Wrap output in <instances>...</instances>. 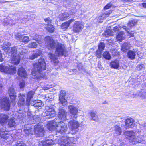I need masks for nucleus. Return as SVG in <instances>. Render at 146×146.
Here are the masks:
<instances>
[{"instance_id": "obj_15", "label": "nucleus", "mask_w": 146, "mask_h": 146, "mask_svg": "<svg viewBox=\"0 0 146 146\" xmlns=\"http://www.w3.org/2000/svg\"><path fill=\"white\" fill-rule=\"evenodd\" d=\"M15 38L17 40L20 42H22L25 43H27L29 41V39L28 36H23L19 33H17L15 34Z\"/></svg>"}, {"instance_id": "obj_64", "label": "nucleus", "mask_w": 146, "mask_h": 146, "mask_svg": "<svg viewBox=\"0 0 146 146\" xmlns=\"http://www.w3.org/2000/svg\"><path fill=\"white\" fill-rule=\"evenodd\" d=\"M143 126H146V123H145L141 124Z\"/></svg>"}, {"instance_id": "obj_30", "label": "nucleus", "mask_w": 146, "mask_h": 146, "mask_svg": "<svg viewBox=\"0 0 146 146\" xmlns=\"http://www.w3.org/2000/svg\"><path fill=\"white\" fill-rule=\"evenodd\" d=\"M0 134L1 137L4 139H7L9 136V135L8 134L7 131H5L4 130H3L2 129L1 130Z\"/></svg>"}, {"instance_id": "obj_24", "label": "nucleus", "mask_w": 146, "mask_h": 146, "mask_svg": "<svg viewBox=\"0 0 146 146\" xmlns=\"http://www.w3.org/2000/svg\"><path fill=\"white\" fill-rule=\"evenodd\" d=\"M31 104L36 108H38L40 107H41L43 105L42 102L40 100H35L33 102H31Z\"/></svg>"}, {"instance_id": "obj_18", "label": "nucleus", "mask_w": 146, "mask_h": 146, "mask_svg": "<svg viewBox=\"0 0 146 146\" xmlns=\"http://www.w3.org/2000/svg\"><path fill=\"white\" fill-rule=\"evenodd\" d=\"M134 122V120L131 118L126 119L125 120V128L126 129L131 128L132 127Z\"/></svg>"}, {"instance_id": "obj_25", "label": "nucleus", "mask_w": 146, "mask_h": 146, "mask_svg": "<svg viewBox=\"0 0 146 146\" xmlns=\"http://www.w3.org/2000/svg\"><path fill=\"white\" fill-rule=\"evenodd\" d=\"M24 130L25 133V136H29L33 134V133L32 129L30 127H25Z\"/></svg>"}, {"instance_id": "obj_62", "label": "nucleus", "mask_w": 146, "mask_h": 146, "mask_svg": "<svg viewBox=\"0 0 146 146\" xmlns=\"http://www.w3.org/2000/svg\"><path fill=\"white\" fill-rule=\"evenodd\" d=\"M142 5L144 8H146V3H142Z\"/></svg>"}, {"instance_id": "obj_51", "label": "nucleus", "mask_w": 146, "mask_h": 146, "mask_svg": "<svg viewBox=\"0 0 146 146\" xmlns=\"http://www.w3.org/2000/svg\"><path fill=\"white\" fill-rule=\"evenodd\" d=\"M21 110H19L18 111V113H19V115H18L19 117H21L22 118H23L24 117L25 115L24 113H25L24 112H23V111L22 112V113H21Z\"/></svg>"}, {"instance_id": "obj_55", "label": "nucleus", "mask_w": 146, "mask_h": 146, "mask_svg": "<svg viewBox=\"0 0 146 146\" xmlns=\"http://www.w3.org/2000/svg\"><path fill=\"white\" fill-rule=\"evenodd\" d=\"M45 22L48 23V25H50L51 23V21L50 18H48L45 19Z\"/></svg>"}, {"instance_id": "obj_33", "label": "nucleus", "mask_w": 146, "mask_h": 146, "mask_svg": "<svg viewBox=\"0 0 146 146\" xmlns=\"http://www.w3.org/2000/svg\"><path fill=\"white\" fill-rule=\"evenodd\" d=\"M104 36L108 37L111 36L113 35L112 31L110 30L107 29L104 33L102 34Z\"/></svg>"}, {"instance_id": "obj_32", "label": "nucleus", "mask_w": 146, "mask_h": 146, "mask_svg": "<svg viewBox=\"0 0 146 146\" xmlns=\"http://www.w3.org/2000/svg\"><path fill=\"white\" fill-rule=\"evenodd\" d=\"M69 16V14L65 12L60 14L59 18L60 20L63 21L66 20Z\"/></svg>"}, {"instance_id": "obj_38", "label": "nucleus", "mask_w": 146, "mask_h": 146, "mask_svg": "<svg viewBox=\"0 0 146 146\" xmlns=\"http://www.w3.org/2000/svg\"><path fill=\"white\" fill-rule=\"evenodd\" d=\"M112 12V10H110L108 11H106L104 13L102 14L100 17L101 19H104L105 17L108 16Z\"/></svg>"}, {"instance_id": "obj_14", "label": "nucleus", "mask_w": 146, "mask_h": 146, "mask_svg": "<svg viewBox=\"0 0 146 146\" xmlns=\"http://www.w3.org/2000/svg\"><path fill=\"white\" fill-rule=\"evenodd\" d=\"M68 126L72 131H77L76 129L79 127V124L76 121L72 120L69 122Z\"/></svg>"}, {"instance_id": "obj_26", "label": "nucleus", "mask_w": 146, "mask_h": 146, "mask_svg": "<svg viewBox=\"0 0 146 146\" xmlns=\"http://www.w3.org/2000/svg\"><path fill=\"white\" fill-rule=\"evenodd\" d=\"M49 57L51 60V62L54 63V65H56L58 62V59L54 54L51 53H49L48 54Z\"/></svg>"}, {"instance_id": "obj_59", "label": "nucleus", "mask_w": 146, "mask_h": 146, "mask_svg": "<svg viewBox=\"0 0 146 146\" xmlns=\"http://www.w3.org/2000/svg\"><path fill=\"white\" fill-rule=\"evenodd\" d=\"M4 22L5 23H8L9 22L8 19L7 18H5L4 19V21L3 22V24L4 25Z\"/></svg>"}, {"instance_id": "obj_61", "label": "nucleus", "mask_w": 146, "mask_h": 146, "mask_svg": "<svg viewBox=\"0 0 146 146\" xmlns=\"http://www.w3.org/2000/svg\"><path fill=\"white\" fill-rule=\"evenodd\" d=\"M78 67L79 70H81L82 69V66L80 65V64H79L78 65Z\"/></svg>"}, {"instance_id": "obj_28", "label": "nucleus", "mask_w": 146, "mask_h": 146, "mask_svg": "<svg viewBox=\"0 0 146 146\" xmlns=\"http://www.w3.org/2000/svg\"><path fill=\"white\" fill-rule=\"evenodd\" d=\"M135 55L136 54L135 52L129 50L127 52V56L131 60H133L135 59Z\"/></svg>"}, {"instance_id": "obj_35", "label": "nucleus", "mask_w": 146, "mask_h": 146, "mask_svg": "<svg viewBox=\"0 0 146 146\" xmlns=\"http://www.w3.org/2000/svg\"><path fill=\"white\" fill-rule=\"evenodd\" d=\"M89 114L91 117V119L95 121H97L98 120V118L95 113L94 112H91L89 113Z\"/></svg>"}, {"instance_id": "obj_47", "label": "nucleus", "mask_w": 146, "mask_h": 146, "mask_svg": "<svg viewBox=\"0 0 146 146\" xmlns=\"http://www.w3.org/2000/svg\"><path fill=\"white\" fill-rule=\"evenodd\" d=\"M69 26V24L66 22L62 24L61 27L63 29H67Z\"/></svg>"}, {"instance_id": "obj_2", "label": "nucleus", "mask_w": 146, "mask_h": 146, "mask_svg": "<svg viewBox=\"0 0 146 146\" xmlns=\"http://www.w3.org/2000/svg\"><path fill=\"white\" fill-rule=\"evenodd\" d=\"M54 141L49 139L45 141L46 146H50L56 143H58L60 146H74L76 141L75 139L72 137H62L57 140Z\"/></svg>"}, {"instance_id": "obj_39", "label": "nucleus", "mask_w": 146, "mask_h": 146, "mask_svg": "<svg viewBox=\"0 0 146 146\" xmlns=\"http://www.w3.org/2000/svg\"><path fill=\"white\" fill-rule=\"evenodd\" d=\"M16 125V123L14 119H10L8 123V125L10 127H14Z\"/></svg>"}, {"instance_id": "obj_8", "label": "nucleus", "mask_w": 146, "mask_h": 146, "mask_svg": "<svg viewBox=\"0 0 146 146\" xmlns=\"http://www.w3.org/2000/svg\"><path fill=\"white\" fill-rule=\"evenodd\" d=\"M46 111L45 112V115L48 116V118H50L54 117L56 115V112L52 106H47L45 108Z\"/></svg>"}, {"instance_id": "obj_22", "label": "nucleus", "mask_w": 146, "mask_h": 146, "mask_svg": "<svg viewBox=\"0 0 146 146\" xmlns=\"http://www.w3.org/2000/svg\"><path fill=\"white\" fill-rule=\"evenodd\" d=\"M8 93L11 99L13 100H14L16 97V95L13 87H11L9 88L8 90Z\"/></svg>"}, {"instance_id": "obj_37", "label": "nucleus", "mask_w": 146, "mask_h": 146, "mask_svg": "<svg viewBox=\"0 0 146 146\" xmlns=\"http://www.w3.org/2000/svg\"><path fill=\"white\" fill-rule=\"evenodd\" d=\"M41 53L40 51H39L36 53H33L29 56V58L31 60H33L40 56Z\"/></svg>"}, {"instance_id": "obj_57", "label": "nucleus", "mask_w": 146, "mask_h": 146, "mask_svg": "<svg viewBox=\"0 0 146 146\" xmlns=\"http://www.w3.org/2000/svg\"><path fill=\"white\" fill-rule=\"evenodd\" d=\"M70 72H72L71 74H74L76 72V70L75 69L70 70Z\"/></svg>"}, {"instance_id": "obj_3", "label": "nucleus", "mask_w": 146, "mask_h": 146, "mask_svg": "<svg viewBox=\"0 0 146 146\" xmlns=\"http://www.w3.org/2000/svg\"><path fill=\"white\" fill-rule=\"evenodd\" d=\"M47 127L49 130H55L57 133L62 134H66L68 129L67 124L63 121H51L48 124Z\"/></svg>"}, {"instance_id": "obj_21", "label": "nucleus", "mask_w": 146, "mask_h": 146, "mask_svg": "<svg viewBox=\"0 0 146 146\" xmlns=\"http://www.w3.org/2000/svg\"><path fill=\"white\" fill-rule=\"evenodd\" d=\"M30 36L32 37L33 40H35L37 41L39 44H42L43 42H42V40L41 39V36L36 34L34 36L30 35Z\"/></svg>"}, {"instance_id": "obj_5", "label": "nucleus", "mask_w": 146, "mask_h": 146, "mask_svg": "<svg viewBox=\"0 0 146 146\" xmlns=\"http://www.w3.org/2000/svg\"><path fill=\"white\" fill-rule=\"evenodd\" d=\"M46 64L44 60L40 58L38 62L34 64V67L32 70V73L33 76H35L39 74L40 72L46 69Z\"/></svg>"}, {"instance_id": "obj_41", "label": "nucleus", "mask_w": 146, "mask_h": 146, "mask_svg": "<svg viewBox=\"0 0 146 146\" xmlns=\"http://www.w3.org/2000/svg\"><path fill=\"white\" fill-rule=\"evenodd\" d=\"M139 96L142 97L143 98H146V90H142L140 92L138 93Z\"/></svg>"}, {"instance_id": "obj_58", "label": "nucleus", "mask_w": 146, "mask_h": 146, "mask_svg": "<svg viewBox=\"0 0 146 146\" xmlns=\"http://www.w3.org/2000/svg\"><path fill=\"white\" fill-rule=\"evenodd\" d=\"M74 20L73 19H71L70 20L68 21H67L66 22L68 23L69 24V25L72 22H74Z\"/></svg>"}, {"instance_id": "obj_43", "label": "nucleus", "mask_w": 146, "mask_h": 146, "mask_svg": "<svg viewBox=\"0 0 146 146\" xmlns=\"http://www.w3.org/2000/svg\"><path fill=\"white\" fill-rule=\"evenodd\" d=\"M103 56L104 58L108 60H110L111 58V56L110 54L107 51L104 52Z\"/></svg>"}, {"instance_id": "obj_17", "label": "nucleus", "mask_w": 146, "mask_h": 146, "mask_svg": "<svg viewBox=\"0 0 146 146\" xmlns=\"http://www.w3.org/2000/svg\"><path fill=\"white\" fill-rule=\"evenodd\" d=\"M67 112L64 109H61L59 110L58 113V117L59 119L62 120L67 119Z\"/></svg>"}, {"instance_id": "obj_54", "label": "nucleus", "mask_w": 146, "mask_h": 146, "mask_svg": "<svg viewBox=\"0 0 146 146\" xmlns=\"http://www.w3.org/2000/svg\"><path fill=\"white\" fill-rule=\"evenodd\" d=\"M144 65L143 64H141L138 65L137 67V68L138 70H140L143 68Z\"/></svg>"}, {"instance_id": "obj_40", "label": "nucleus", "mask_w": 146, "mask_h": 146, "mask_svg": "<svg viewBox=\"0 0 146 146\" xmlns=\"http://www.w3.org/2000/svg\"><path fill=\"white\" fill-rule=\"evenodd\" d=\"M137 22V21L134 19L130 21L128 24L127 26L128 27L131 28L136 24Z\"/></svg>"}, {"instance_id": "obj_23", "label": "nucleus", "mask_w": 146, "mask_h": 146, "mask_svg": "<svg viewBox=\"0 0 146 146\" xmlns=\"http://www.w3.org/2000/svg\"><path fill=\"white\" fill-rule=\"evenodd\" d=\"M9 118L8 116L4 114H2L0 116V123L1 124L6 123Z\"/></svg>"}, {"instance_id": "obj_19", "label": "nucleus", "mask_w": 146, "mask_h": 146, "mask_svg": "<svg viewBox=\"0 0 146 146\" xmlns=\"http://www.w3.org/2000/svg\"><path fill=\"white\" fill-rule=\"evenodd\" d=\"M17 74L19 76L24 78H26L27 76L26 71L23 67H21L18 69Z\"/></svg>"}, {"instance_id": "obj_29", "label": "nucleus", "mask_w": 146, "mask_h": 146, "mask_svg": "<svg viewBox=\"0 0 146 146\" xmlns=\"http://www.w3.org/2000/svg\"><path fill=\"white\" fill-rule=\"evenodd\" d=\"M117 39L118 40L121 41L125 39L124 33L123 31L119 32L117 36Z\"/></svg>"}, {"instance_id": "obj_4", "label": "nucleus", "mask_w": 146, "mask_h": 146, "mask_svg": "<svg viewBox=\"0 0 146 146\" xmlns=\"http://www.w3.org/2000/svg\"><path fill=\"white\" fill-rule=\"evenodd\" d=\"M140 131H127L125 132L126 137L129 139V142L133 144L140 143L143 141V136L140 133Z\"/></svg>"}, {"instance_id": "obj_7", "label": "nucleus", "mask_w": 146, "mask_h": 146, "mask_svg": "<svg viewBox=\"0 0 146 146\" xmlns=\"http://www.w3.org/2000/svg\"><path fill=\"white\" fill-rule=\"evenodd\" d=\"M0 71L5 73L10 74H14L16 73V68L12 65H0Z\"/></svg>"}, {"instance_id": "obj_9", "label": "nucleus", "mask_w": 146, "mask_h": 146, "mask_svg": "<svg viewBox=\"0 0 146 146\" xmlns=\"http://www.w3.org/2000/svg\"><path fill=\"white\" fill-rule=\"evenodd\" d=\"M11 45V44L7 42H5L3 44L2 48L3 49L6 51H7L9 53L11 52V54H14L17 52V49L16 46L11 47V48L9 47Z\"/></svg>"}, {"instance_id": "obj_53", "label": "nucleus", "mask_w": 146, "mask_h": 146, "mask_svg": "<svg viewBox=\"0 0 146 146\" xmlns=\"http://www.w3.org/2000/svg\"><path fill=\"white\" fill-rule=\"evenodd\" d=\"M112 4L111 3L108 4L104 8V9H107L110 8L112 6Z\"/></svg>"}, {"instance_id": "obj_45", "label": "nucleus", "mask_w": 146, "mask_h": 146, "mask_svg": "<svg viewBox=\"0 0 146 146\" xmlns=\"http://www.w3.org/2000/svg\"><path fill=\"white\" fill-rule=\"evenodd\" d=\"M37 44L35 42H31L28 45V47L31 48H36Z\"/></svg>"}, {"instance_id": "obj_27", "label": "nucleus", "mask_w": 146, "mask_h": 146, "mask_svg": "<svg viewBox=\"0 0 146 146\" xmlns=\"http://www.w3.org/2000/svg\"><path fill=\"white\" fill-rule=\"evenodd\" d=\"M34 93L35 92L33 91H31L28 93L27 95L26 104L27 105H28V104L30 100L33 97Z\"/></svg>"}, {"instance_id": "obj_46", "label": "nucleus", "mask_w": 146, "mask_h": 146, "mask_svg": "<svg viewBox=\"0 0 146 146\" xmlns=\"http://www.w3.org/2000/svg\"><path fill=\"white\" fill-rule=\"evenodd\" d=\"M123 28L124 29H125L126 30V31H127V33H128L127 35H128V36H129V37L133 36L134 33L132 31H128L127 29H126V27L125 26H123Z\"/></svg>"}, {"instance_id": "obj_63", "label": "nucleus", "mask_w": 146, "mask_h": 146, "mask_svg": "<svg viewBox=\"0 0 146 146\" xmlns=\"http://www.w3.org/2000/svg\"><path fill=\"white\" fill-rule=\"evenodd\" d=\"M116 50H113L112 51H111V52L114 55H115L116 54L114 53V52H116Z\"/></svg>"}, {"instance_id": "obj_52", "label": "nucleus", "mask_w": 146, "mask_h": 146, "mask_svg": "<svg viewBox=\"0 0 146 146\" xmlns=\"http://www.w3.org/2000/svg\"><path fill=\"white\" fill-rule=\"evenodd\" d=\"M38 145L39 146H46L45 141H40Z\"/></svg>"}, {"instance_id": "obj_42", "label": "nucleus", "mask_w": 146, "mask_h": 146, "mask_svg": "<svg viewBox=\"0 0 146 146\" xmlns=\"http://www.w3.org/2000/svg\"><path fill=\"white\" fill-rule=\"evenodd\" d=\"M46 29L48 32L52 33L54 31V28L52 25L50 24L48 25Z\"/></svg>"}, {"instance_id": "obj_10", "label": "nucleus", "mask_w": 146, "mask_h": 146, "mask_svg": "<svg viewBox=\"0 0 146 146\" xmlns=\"http://www.w3.org/2000/svg\"><path fill=\"white\" fill-rule=\"evenodd\" d=\"M1 106V108L4 110L8 111L10 107L9 99L7 98L4 97L0 100Z\"/></svg>"}, {"instance_id": "obj_50", "label": "nucleus", "mask_w": 146, "mask_h": 146, "mask_svg": "<svg viewBox=\"0 0 146 146\" xmlns=\"http://www.w3.org/2000/svg\"><path fill=\"white\" fill-rule=\"evenodd\" d=\"M102 52L98 50L96 52V56L98 58H100L101 57Z\"/></svg>"}, {"instance_id": "obj_60", "label": "nucleus", "mask_w": 146, "mask_h": 146, "mask_svg": "<svg viewBox=\"0 0 146 146\" xmlns=\"http://www.w3.org/2000/svg\"><path fill=\"white\" fill-rule=\"evenodd\" d=\"M113 30L115 31H117L119 30V27L117 26L113 28Z\"/></svg>"}, {"instance_id": "obj_49", "label": "nucleus", "mask_w": 146, "mask_h": 146, "mask_svg": "<svg viewBox=\"0 0 146 146\" xmlns=\"http://www.w3.org/2000/svg\"><path fill=\"white\" fill-rule=\"evenodd\" d=\"M8 20L9 22L8 23H5L4 22V25H11L14 24V23H13V20L10 19H8Z\"/></svg>"}, {"instance_id": "obj_12", "label": "nucleus", "mask_w": 146, "mask_h": 146, "mask_svg": "<svg viewBox=\"0 0 146 146\" xmlns=\"http://www.w3.org/2000/svg\"><path fill=\"white\" fill-rule=\"evenodd\" d=\"M66 92L65 91L61 90L60 92L59 97L60 106L61 108H63L67 104V100L65 98Z\"/></svg>"}, {"instance_id": "obj_11", "label": "nucleus", "mask_w": 146, "mask_h": 146, "mask_svg": "<svg viewBox=\"0 0 146 146\" xmlns=\"http://www.w3.org/2000/svg\"><path fill=\"white\" fill-rule=\"evenodd\" d=\"M34 130L36 136L42 137L44 135V130L42 126L39 125H36L34 126Z\"/></svg>"}, {"instance_id": "obj_56", "label": "nucleus", "mask_w": 146, "mask_h": 146, "mask_svg": "<svg viewBox=\"0 0 146 146\" xmlns=\"http://www.w3.org/2000/svg\"><path fill=\"white\" fill-rule=\"evenodd\" d=\"M25 85V83L24 80H22L21 82L19 84V86L21 88H23Z\"/></svg>"}, {"instance_id": "obj_48", "label": "nucleus", "mask_w": 146, "mask_h": 146, "mask_svg": "<svg viewBox=\"0 0 146 146\" xmlns=\"http://www.w3.org/2000/svg\"><path fill=\"white\" fill-rule=\"evenodd\" d=\"M16 145V146H26L25 144L22 142L20 141H18L17 142Z\"/></svg>"}, {"instance_id": "obj_16", "label": "nucleus", "mask_w": 146, "mask_h": 146, "mask_svg": "<svg viewBox=\"0 0 146 146\" xmlns=\"http://www.w3.org/2000/svg\"><path fill=\"white\" fill-rule=\"evenodd\" d=\"M18 50H17V51ZM17 51L14 54H11L13 56L11 58V63L15 65H18L20 61V56L17 54Z\"/></svg>"}, {"instance_id": "obj_36", "label": "nucleus", "mask_w": 146, "mask_h": 146, "mask_svg": "<svg viewBox=\"0 0 146 146\" xmlns=\"http://www.w3.org/2000/svg\"><path fill=\"white\" fill-rule=\"evenodd\" d=\"M130 46L129 44L127 43H125L121 46V50L124 52H125L127 50L129 49Z\"/></svg>"}, {"instance_id": "obj_20", "label": "nucleus", "mask_w": 146, "mask_h": 146, "mask_svg": "<svg viewBox=\"0 0 146 146\" xmlns=\"http://www.w3.org/2000/svg\"><path fill=\"white\" fill-rule=\"evenodd\" d=\"M19 96V100L18 102V105L19 106H22L25 104V95L20 94Z\"/></svg>"}, {"instance_id": "obj_31", "label": "nucleus", "mask_w": 146, "mask_h": 146, "mask_svg": "<svg viewBox=\"0 0 146 146\" xmlns=\"http://www.w3.org/2000/svg\"><path fill=\"white\" fill-rule=\"evenodd\" d=\"M111 67L114 69H117L119 66V63L118 60H116L111 63Z\"/></svg>"}, {"instance_id": "obj_6", "label": "nucleus", "mask_w": 146, "mask_h": 146, "mask_svg": "<svg viewBox=\"0 0 146 146\" xmlns=\"http://www.w3.org/2000/svg\"><path fill=\"white\" fill-rule=\"evenodd\" d=\"M79 104H71L68 106V111L73 117L76 118L78 116L79 111H80Z\"/></svg>"}, {"instance_id": "obj_13", "label": "nucleus", "mask_w": 146, "mask_h": 146, "mask_svg": "<svg viewBox=\"0 0 146 146\" xmlns=\"http://www.w3.org/2000/svg\"><path fill=\"white\" fill-rule=\"evenodd\" d=\"M84 27V25L81 22L76 21L74 22L73 25L72 30L75 33H78L82 30Z\"/></svg>"}, {"instance_id": "obj_34", "label": "nucleus", "mask_w": 146, "mask_h": 146, "mask_svg": "<svg viewBox=\"0 0 146 146\" xmlns=\"http://www.w3.org/2000/svg\"><path fill=\"white\" fill-rule=\"evenodd\" d=\"M114 130L115 131V134L117 135H119L121 134L122 130L120 127L118 125H116L115 126Z\"/></svg>"}, {"instance_id": "obj_44", "label": "nucleus", "mask_w": 146, "mask_h": 146, "mask_svg": "<svg viewBox=\"0 0 146 146\" xmlns=\"http://www.w3.org/2000/svg\"><path fill=\"white\" fill-rule=\"evenodd\" d=\"M105 47L104 44L102 42H101L98 45V50L99 51H102L104 50Z\"/></svg>"}, {"instance_id": "obj_1", "label": "nucleus", "mask_w": 146, "mask_h": 146, "mask_svg": "<svg viewBox=\"0 0 146 146\" xmlns=\"http://www.w3.org/2000/svg\"><path fill=\"white\" fill-rule=\"evenodd\" d=\"M45 40L46 46L49 49H53L56 47V54L57 56L63 55L65 51L64 45L59 43L57 41L54 40L52 37L49 36L45 37Z\"/></svg>"}]
</instances>
